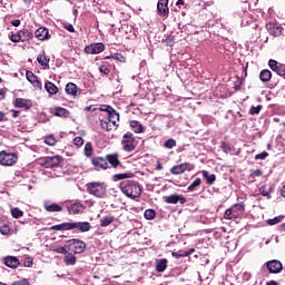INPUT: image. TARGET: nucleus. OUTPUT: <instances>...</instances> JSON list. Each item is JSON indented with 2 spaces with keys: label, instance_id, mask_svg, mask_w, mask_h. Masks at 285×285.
<instances>
[{
  "label": "nucleus",
  "instance_id": "36",
  "mask_svg": "<svg viewBox=\"0 0 285 285\" xmlns=\"http://www.w3.org/2000/svg\"><path fill=\"white\" fill-rule=\"evenodd\" d=\"M115 222V216H105L100 219V226L101 228H106L107 226H110Z\"/></svg>",
  "mask_w": 285,
  "mask_h": 285
},
{
  "label": "nucleus",
  "instance_id": "59",
  "mask_svg": "<svg viewBox=\"0 0 285 285\" xmlns=\"http://www.w3.org/2000/svg\"><path fill=\"white\" fill-rule=\"evenodd\" d=\"M83 142H85V140L81 137H79V136L73 139V145L78 146V148L81 147V145Z\"/></svg>",
  "mask_w": 285,
  "mask_h": 285
},
{
  "label": "nucleus",
  "instance_id": "13",
  "mask_svg": "<svg viewBox=\"0 0 285 285\" xmlns=\"http://www.w3.org/2000/svg\"><path fill=\"white\" fill-rule=\"evenodd\" d=\"M92 228L89 222L70 223V230H79L80 233H88Z\"/></svg>",
  "mask_w": 285,
  "mask_h": 285
},
{
  "label": "nucleus",
  "instance_id": "42",
  "mask_svg": "<svg viewBox=\"0 0 285 285\" xmlns=\"http://www.w3.org/2000/svg\"><path fill=\"white\" fill-rule=\"evenodd\" d=\"M37 61L40 66H48V63H50V59L46 55H39L37 57Z\"/></svg>",
  "mask_w": 285,
  "mask_h": 285
},
{
  "label": "nucleus",
  "instance_id": "16",
  "mask_svg": "<svg viewBox=\"0 0 285 285\" xmlns=\"http://www.w3.org/2000/svg\"><path fill=\"white\" fill-rule=\"evenodd\" d=\"M189 168H190V163H183L180 165H176L171 167L169 171L171 175H184L186 170H190Z\"/></svg>",
  "mask_w": 285,
  "mask_h": 285
},
{
  "label": "nucleus",
  "instance_id": "49",
  "mask_svg": "<svg viewBox=\"0 0 285 285\" xmlns=\"http://www.w3.org/2000/svg\"><path fill=\"white\" fill-rule=\"evenodd\" d=\"M11 215H12L13 219H19V217H21L23 215V210L16 207V208L11 209Z\"/></svg>",
  "mask_w": 285,
  "mask_h": 285
},
{
  "label": "nucleus",
  "instance_id": "38",
  "mask_svg": "<svg viewBox=\"0 0 285 285\" xmlns=\"http://www.w3.org/2000/svg\"><path fill=\"white\" fill-rule=\"evenodd\" d=\"M232 210L236 213V217H239L246 208L244 207L243 203H237L232 207Z\"/></svg>",
  "mask_w": 285,
  "mask_h": 285
},
{
  "label": "nucleus",
  "instance_id": "22",
  "mask_svg": "<svg viewBox=\"0 0 285 285\" xmlns=\"http://www.w3.org/2000/svg\"><path fill=\"white\" fill-rule=\"evenodd\" d=\"M26 77H27V80L32 83L33 88H39V90H41L42 88L41 81L37 79V76L32 71L28 70L26 73Z\"/></svg>",
  "mask_w": 285,
  "mask_h": 285
},
{
  "label": "nucleus",
  "instance_id": "18",
  "mask_svg": "<svg viewBox=\"0 0 285 285\" xmlns=\"http://www.w3.org/2000/svg\"><path fill=\"white\" fill-rule=\"evenodd\" d=\"M43 208L47 213H61V210H63V207H61V205L57 203H50L48 200L43 203Z\"/></svg>",
  "mask_w": 285,
  "mask_h": 285
},
{
  "label": "nucleus",
  "instance_id": "34",
  "mask_svg": "<svg viewBox=\"0 0 285 285\" xmlns=\"http://www.w3.org/2000/svg\"><path fill=\"white\" fill-rule=\"evenodd\" d=\"M131 177H135V174H132V173L115 174L112 176V179H114V181H121L124 179H130Z\"/></svg>",
  "mask_w": 285,
  "mask_h": 285
},
{
  "label": "nucleus",
  "instance_id": "12",
  "mask_svg": "<svg viewBox=\"0 0 285 285\" xmlns=\"http://www.w3.org/2000/svg\"><path fill=\"white\" fill-rule=\"evenodd\" d=\"M268 66L273 72H276L278 77H283L285 79V65L277 62V60L269 59Z\"/></svg>",
  "mask_w": 285,
  "mask_h": 285
},
{
  "label": "nucleus",
  "instance_id": "54",
  "mask_svg": "<svg viewBox=\"0 0 285 285\" xmlns=\"http://www.w3.org/2000/svg\"><path fill=\"white\" fill-rule=\"evenodd\" d=\"M259 112H262V105L252 106L249 109V115H259Z\"/></svg>",
  "mask_w": 285,
  "mask_h": 285
},
{
  "label": "nucleus",
  "instance_id": "17",
  "mask_svg": "<svg viewBox=\"0 0 285 285\" xmlns=\"http://www.w3.org/2000/svg\"><path fill=\"white\" fill-rule=\"evenodd\" d=\"M14 108H23V110H30L32 108V100L24 98H17L13 104Z\"/></svg>",
  "mask_w": 285,
  "mask_h": 285
},
{
  "label": "nucleus",
  "instance_id": "19",
  "mask_svg": "<svg viewBox=\"0 0 285 285\" xmlns=\"http://www.w3.org/2000/svg\"><path fill=\"white\" fill-rule=\"evenodd\" d=\"M3 264L8 268H19V264L21 263L19 262V258L17 256H6L3 258Z\"/></svg>",
  "mask_w": 285,
  "mask_h": 285
},
{
  "label": "nucleus",
  "instance_id": "62",
  "mask_svg": "<svg viewBox=\"0 0 285 285\" xmlns=\"http://www.w3.org/2000/svg\"><path fill=\"white\" fill-rule=\"evenodd\" d=\"M266 157H268V154L267 151H263L258 155L255 156V159L258 160V159H266Z\"/></svg>",
  "mask_w": 285,
  "mask_h": 285
},
{
  "label": "nucleus",
  "instance_id": "57",
  "mask_svg": "<svg viewBox=\"0 0 285 285\" xmlns=\"http://www.w3.org/2000/svg\"><path fill=\"white\" fill-rule=\"evenodd\" d=\"M0 233L1 235H10V226L8 225L0 226Z\"/></svg>",
  "mask_w": 285,
  "mask_h": 285
},
{
  "label": "nucleus",
  "instance_id": "39",
  "mask_svg": "<svg viewBox=\"0 0 285 285\" xmlns=\"http://www.w3.org/2000/svg\"><path fill=\"white\" fill-rule=\"evenodd\" d=\"M50 230H70V223H61L59 225H53Z\"/></svg>",
  "mask_w": 285,
  "mask_h": 285
},
{
  "label": "nucleus",
  "instance_id": "60",
  "mask_svg": "<svg viewBox=\"0 0 285 285\" xmlns=\"http://www.w3.org/2000/svg\"><path fill=\"white\" fill-rule=\"evenodd\" d=\"M63 28L65 30H68V32H75V27L71 23L66 22Z\"/></svg>",
  "mask_w": 285,
  "mask_h": 285
},
{
  "label": "nucleus",
  "instance_id": "37",
  "mask_svg": "<svg viewBox=\"0 0 285 285\" xmlns=\"http://www.w3.org/2000/svg\"><path fill=\"white\" fill-rule=\"evenodd\" d=\"M111 65L108 61H102L99 66V71L102 75H108L110 72Z\"/></svg>",
  "mask_w": 285,
  "mask_h": 285
},
{
  "label": "nucleus",
  "instance_id": "14",
  "mask_svg": "<svg viewBox=\"0 0 285 285\" xmlns=\"http://www.w3.org/2000/svg\"><path fill=\"white\" fill-rule=\"evenodd\" d=\"M169 0H158L157 3V12L160 17H165L167 19L168 14H170V9L168 8Z\"/></svg>",
  "mask_w": 285,
  "mask_h": 285
},
{
  "label": "nucleus",
  "instance_id": "45",
  "mask_svg": "<svg viewBox=\"0 0 285 285\" xmlns=\"http://www.w3.org/2000/svg\"><path fill=\"white\" fill-rule=\"evenodd\" d=\"M45 144L47 146H57V138H55V135H49L45 138Z\"/></svg>",
  "mask_w": 285,
  "mask_h": 285
},
{
  "label": "nucleus",
  "instance_id": "46",
  "mask_svg": "<svg viewBox=\"0 0 285 285\" xmlns=\"http://www.w3.org/2000/svg\"><path fill=\"white\" fill-rule=\"evenodd\" d=\"M175 146H177V140L169 138L164 142V148H167L168 150H170L171 148H175Z\"/></svg>",
  "mask_w": 285,
  "mask_h": 285
},
{
  "label": "nucleus",
  "instance_id": "6",
  "mask_svg": "<svg viewBox=\"0 0 285 285\" xmlns=\"http://www.w3.org/2000/svg\"><path fill=\"white\" fill-rule=\"evenodd\" d=\"M91 166L94 167L97 173H100V170H109L110 166H108L106 156H95L91 158Z\"/></svg>",
  "mask_w": 285,
  "mask_h": 285
},
{
  "label": "nucleus",
  "instance_id": "52",
  "mask_svg": "<svg viewBox=\"0 0 285 285\" xmlns=\"http://www.w3.org/2000/svg\"><path fill=\"white\" fill-rule=\"evenodd\" d=\"M85 155L87 157H92V144L91 142H87L85 145Z\"/></svg>",
  "mask_w": 285,
  "mask_h": 285
},
{
  "label": "nucleus",
  "instance_id": "5",
  "mask_svg": "<svg viewBox=\"0 0 285 285\" xmlns=\"http://www.w3.org/2000/svg\"><path fill=\"white\" fill-rule=\"evenodd\" d=\"M68 250H72L76 255H81L86 250V243L83 240L72 238L67 240Z\"/></svg>",
  "mask_w": 285,
  "mask_h": 285
},
{
  "label": "nucleus",
  "instance_id": "15",
  "mask_svg": "<svg viewBox=\"0 0 285 285\" xmlns=\"http://www.w3.org/2000/svg\"><path fill=\"white\" fill-rule=\"evenodd\" d=\"M166 204H186V197L179 194H173L164 197Z\"/></svg>",
  "mask_w": 285,
  "mask_h": 285
},
{
  "label": "nucleus",
  "instance_id": "28",
  "mask_svg": "<svg viewBox=\"0 0 285 285\" xmlns=\"http://www.w3.org/2000/svg\"><path fill=\"white\" fill-rule=\"evenodd\" d=\"M20 31L21 41H30L35 38V33L28 29H22Z\"/></svg>",
  "mask_w": 285,
  "mask_h": 285
},
{
  "label": "nucleus",
  "instance_id": "40",
  "mask_svg": "<svg viewBox=\"0 0 285 285\" xmlns=\"http://www.w3.org/2000/svg\"><path fill=\"white\" fill-rule=\"evenodd\" d=\"M105 59H115L116 61H120V63H126V58L121 53H114L105 57Z\"/></svg>",
  "mask_w": 285,
  "mask_h": 285
},
{
  "label": "nucleus",
  "instance_id": "58",
  "mask_svg": "<svg viewBox=\"0 0 285 285\" xmlns=\"http://www.w3.org/2000/svg\"><path fill=\"white\" fill-rule=\"evenodd\" d=\"M13 285H30V281L28 278H22L20 281H16Z\"/></svg>",
  "mask_w": 285,
  "mask_h": 285
},
{
  "label": "nucleus",
  "instance_id": "64",
  "mask_svg": "<svg viewBox=\"0 0 285 285\" xmlns=\"http://www.w3.org/2000/svg\"><path fill=\"white\" fill-rule=\"evenodd\" d=\"M11 26H14V28H19L21 26V20L19 19L12 20Z\"/></svg>",
  "mask_w": 285,
  "mask_h": 285
},
{
  "label": "nucleus",
  "instance_id": "8",
  "mask_svg": "<svg viewBox=\"0 0 285 285\" xmlns=\"http://www.w3.org/2000/svg\"><path fill=\"white\" fill-rule=\"evenodd\" d=\"M107 166L110 168L117 169V168H124V164H121V160H119V154H107L106 156Z\"/></svg>",
  "mask_w": 285,
  "mask_h": 285
},
{
  "label": "nucleus",
  "instance_id": "11",
  "mask_svg": "<svg viewBox=\"0 0 285 285\" xmlns=\"http://www.w3.org/2000/svg\"><path fill=\"white\" fill-rule=\"evenodd\" d=\"M265 266L268 273H272L273 275H277L281 271H284V265H282V262L277 259L267 262Z\"/></svg>",
  "mask_w": 285,
  "mask_h": 285
},
{
  "label": "nucleus",
  "instance_id": "23",
  "mask_svg": "<svg viewBox=\"0 0 285 285\" xmlns=\"http://www.w3.org/2000/svg\"><path fill=\"white\" fill-rule=\"evenodd\" d=\"M107 119L112 124L114 127H119V112H117V110L114 109L109 111V114H107Z\"/></svg>",
  "mask_w": 285,
  "mask_h": 285
},
{
  "label": "nucleus",
  "instance_id": "35",
  "mask_svg": "<svg viewBox=\"0 0 285 285\" xmlns=\"http://www.w3.org/2000/svg\"><path fill=\"white\" fill-rule=\"evenodd\" d=\"M65 264L66 266H75V264H77V256L67 253V255L65 256Z\"/></svg>",
  "mask_w": 285,
  "mask_h": 285
},
{
  "label": "nucleus",
  "instance_id": "24",
  "mask_svg": "<svg viewBox=\"0 0 285 285\" xmlns=\"http://www.w3.org/2000/svg\"><path fill=\"white\" fill-rule=\"evenodd\" d=\"M65 91L71 97H77V95H80L79 88H77V85H75V82H68L66 85Z\"/></svg>",
  "mask_w": 285,
  "mask_h": 285
},
{
  "label": "nucleus",
  "instance_id": "53",
  "mask_svg": "<svg viewBox=\"0 0 285 285\" xmlns=\"http://www.w3.org/2000/svg\"><path fill=\"white\" fill-rule=\"evenodd\" d=\"M258 191L263 197H267V199H271V191L266 190V185H263Z\"/></svg>",
  "mask_w": 285,
  "mask_h": 285
},
{
  "label": "nucleus",
  "instance_id": "41",
  "mask_svg": "<svg viewBox=\"0 0 285 285\" xmlns=\"http://www.w3.org/2000/svg\"><path fill=\"white\" fill-rule=\"evenodd\" d=\"M198 186H202V178H196L188 187V193H193Z\"/></svg>",
  "mask_w": 285,
  "mask_h": 285
},
{
  "label": "nucleus",
  "instance_id": "43",
  "mask_svg": "<svg viewBox=\"0 0 285 285\" xmlns=\"http://www.w3.org/2000/svg\"><path fill=\"white\" fill-rule=\"evenodd\" d=\"M144 216H145V219H148V220L155 219L157 217V212H155V209H147L145 210Z\"/></svg>",
  "mask_w": 285,
  "mask_h": 285
},
{
  "label": "nucleus",
  "instance_id": "63",
  "mask_svg": "<svg viewBox=\"0 0 285 285\" xmlns=\"http://www.w3.org/2000/svg\"><path fill=\"white\" fill-rule=\"evenodd\" d=\"M195 253V248H190L187 252H184L179 255V257H188V255H193Z\"/></svg>",
  "mask_w": 285,
  "mask_h": 285
},
{
  "label": "nucleus",
  "instance_id": "3",
  "mask_svg": "<svg viewBox=\"0 0 285 285\" xmlns=\"http://www.w3.org/2000/svg\"><path fill=\"white\" fill-rule=\"evenodd\" d=\"M121 146L125 153H132V150L137 148V140L135 139L132 132L128 131L122 136Z\"/></svg>",
  "mask_w": 285,
  "mask_h": 285
},
{
  "label": "nucleus",
  "instance_id": "2",
  "mask_svg": "<svg viewBox=\"0 0 285 285\" xmlns=\"http://www.w3.org/2000/svg\"><path fill=\"white\" fill-rule=\"evenodd\" d=\"M87 190L89 195H94V197L104 198L106 197V184L105 183H88Z\"/></svg>",
  "mask_w": 285,
  "mask_h": 285
},
{
  "label": "nucleus",
  "instance_id": "61",
  "mask_svg": "<svg viewBox=\"0 0 285 285\" xmlns=\"http://www.w3.org/2000/svg\"><path fill=\"white\" fill-rule=\"evenodd\" d=\"M97 107L95 105H90L88 107H85V112H95L97 111Z\"/></svg>",
  "mask_w": 285,
  "mask_h": 285
},
{
  "label": "nucleus",
  "instance_id": "4",
  "mask_svg": "<svg viewBox=\"0 0 285 285\" xmlns=\"http://www.w3.org/2000/svg\"><path fill=\"white\" fill-rule=\"evenodd\" d=\"M19 157L14 153L0 151V166H14Z\"/></svg>",
  "mask_w": 285,
  "mask_h": 285
},
{
  "label": "nucleus",
  "instance_id": "33",
  "mask_svg": "<svg viewBox=\"0 0 285 285\" xmlns=\"http://www.w3.org/2000/svg\"><path fill=\"white\" fill-rule=\"evenodd\" d=\"M203 177L206 179V183L208 184V186H213V184H215L217 176H215V174H210L207 170H203L202 171Z\"/></svg>",
  "mask_w": 285,
  "mask_h": 285
},
{
  "label": "nucleus",
  "instance_id": "47",
  "mask_svg": "<svg viewBox=\"0 0 285 285\" xmlns=\"http://www.w3.org/2000/svg\"><path fill=\"white\" fill-rule=\"evenodd\" d=\"M10 41H12V43H19L21 41V33L20 31L16 32V33H11V36H9Z\"/></svg>",
  "mask_w": 285,
  "mask_h": 285
},
{
  "label": "nucleus",
  "instance_id": "48",
  "mask_svg": "<svg viewBox=\"0 0 285 285\" xmlns=\"http://www.w3.org/2000/svg\"><path fill=\"white\" fill-rule=\"evenodd\" d=\"M283 219H284V216H277L272 219H267V224L268 226H275V224H279L281 222H283Z\"/></svg>",
  "mask_w": 285,
  "mask_h": 285
},
{
  "label": "nucleus",
  "instance_id": "56",
  "mask_svg": "<svg viewBox=\"0 0 285 285\" xmlns=\"http://www.w3.org/2000/svg\"><path fill=\"white\" fill-rule=\"evenodd\" d=\"M115 108H112L110 105H100L99 110L101 112H107V115L110 114L111 110H114Z\"/></svg>",
  "mask_w": 285,
  "mask_h": 285
},
{
  "label": "nucleus",
  "instance_id": "10",
  "mask_svg": "<svg viewBox=\"0 0 285 285\" xmlns=\"http://www.w3.org/2000/svg\"><path fill=\"white\" fill-rule=\"evenodd\" d=\"M104 50H106V45L102 42H96L85 47L86 55H100Z\"/></svg>",
  "mask_w": 285,
  "mask_h": 285
},
{
  "label": "nucleus",
  "instance_id": "1",
  "mask_svg": "<svg viewBox=\"0 0 285 285\" xmlns=\"http://www.w3.org/2000/svg\"><path fill=\"white\" fill-rule=\"evenodd\" d=\"M120 190L130 199H137L141 196V186L135 180H122L120 183Z\"/></svg>",
  "mask_w": 285,
  "mask_h": 285
},
{
  "label": "nucleus",
  "instance_id": "9",
  "mask_svg": "<svg viewBox=\"0 0 285 285\" xmlns=\"http://www.w3.org/2000/svg\"><path fill=\"white\" fill-rule=\"evenodd\" d=\"M266 30L272 37H282L284 35V27L279 23L268 22L266 23Z\"/></svg>",
  "mask_w": 285,
  "mask_h": 285
},
{
  "label": "nucleus",
  "instance_id": "51",
  "mask_svg": "<svg viewBox=\"0 0 285 285\" xmlns=\"http://www.w3.org/2000/svg\"><path fill=\"white\" fill-rule=\"evenodd\" d=\"M220 148L223 150V153H230L233 150V147H230V144L226 142V141H223L220 142Z\"/></svg>",
  "mask_w": 285,
  "mask_h": 285
},
{
  "label": "nucleus",
  "instance_id": "50",
  "mask_svg": "<svg viewBox=\"0 0 285 285\" xmlns=\"http://www.w3.org/2000/svg\"><path fill=\"white\" fill-rule=\"evenodd\" d=\"M33 264H35V259L32 257L28 256L24 258V262H23L24 268H32Z\"/></svg>",
  "mask_w": 285,
  "mask_h": 285
},
{
  "label": "nucleus",
  "instance_id": "21",
  "mask_svg": "<svg viewBox=\"0 0 285 285\" xmlns=\"http://www.w3.org/2000/svg\"><path fill=\"white\" fill-rule=\"evenodd\" d=\"M36 39H39V41H46V39H50V31L48 28L40 27L35 32Z\"/></svg>",
  "mask_w": 285,
  "mask_h": 285
},
{
  "label": "nucleus",
  "instance_id": "30",
  "mask_svg": "<svg viewBox=\"0 0 285 285\" xmlns=\"http://www.w3.org/2000/svg\"><path fill=\"white\" fill-rule=\"evenodd\" d=\"M45 90H47L49 95H57V92H59V88L56 87L55 82H50V81H47L45 83Z\"/></svg>",
  "mask_w": 285,
  "mask_h": 285
},
{
  "label": "nucleus",
  "instance_id": "7",
  "mask_svg": "<svg viewBox=\"0 0 285 285\" xmlns=\"http://www.w3.org/2000/svg\"><path fill=\"white\" fill-rule=\"evenodd\" d=\"M61 161H63V157L59 155L52 157H45L42 159L41 166H43V168H59Z\"/></svg>",
  "mask_w": 285,
  "mask_h": 285
},
{
  "label": "nucleus",
  "instance_id": "29",
  "mask_svg": "<svg viewBox=\"0 0 285 285\" xmlns=\"http://www.w3.org/2000/svg\"><path fill=\"white\" fill-rule=\"evenodd\" d=\"M166 268H168V259L161 258V259L157 261V264H156L157 273H164V271H166Z\"/></svg>",
  "mask_w": 285,
  "mask_h": 285
},
{
  "label": "nucleus",
  "instance_id": "32",
  "mask_svg": "<svg viewBox=\"0 0 285 285\" xmlns=\"http://www.w3.org/2000/svg\"><path fill=\"white\" fill-rule=\"evenodd\" d=\"M239 217L237 216V212H235L233 209V207L228 208L225 210V214H224V219H229V220H233L235 222V219H238Z\"/></svg>",
  "mask_w": 285,
  "mask_h": 285
},
{
  "label": "nucleus",
  "instance_id": "27",
  "mask_svg": "<svg viewBox=\"0 0 285 285\" xmlns=\"http://www.w3.org/2000/svg\"><path fill=\"white\" fill-rule=\"evenodd\" d=\"M130 128L136 132V135H141V132H144V125L138 120H131Z\"/></svg>",
  "mask_w": 285,
  "mask_h": 285
},
{
  "label": "nucleus",
  "instance_id": "20",
  "mask_svg": "<svg viewBox=\"0 0 285 285\" xmlns=\"http://www.w3.org/2000/svg\"><path fill=\"white\" fill-rule=\"evenodd\" d=\"M67 208L69 215H80L81 213H83V210H86V207L81 203H73Z\"/></svg>",
  "mask_w": 285,
  "mask_h": 285
},
{
  "label": "nucleus",
  "instance_id": "44",
  "mask_svg": "<svg viewBox=\"0 0 285 285\" xmlns=\"http://www.w3.org/2000/svg\"><path fill=\"white\" fill-rule=\"evenodd\" d=\"M262 175H264V171H262V169H255L250 171L248 179L255 181V177H262Z\"/></svg>",
  "mask_w": 285,
  "mask_h": 285
},
{
  "label": "nucleus",
  "instance_id": "31",
  "mask_svg": "<svg viewBox=\"0 0 285 285\" xmlns=\"http://www.w3.org/2000/svg\"><path fill=\"white\" fill-rule=\"evenodd\" d=\"M100 126H101L102 130H106L107 132H110V130H112V128H117V127L112 126V122L110 120H108V118L100 119Z\"/></svg>",
  "mask_w": 285,
  "mask_h": 285
},
{
  "label": "nucleus",
  "instance_id": "55",
  "mask_svg": "<svg viewBox=\"0 0 285 285\" xmlns=\"http://www.w3.org/2000/svg\"><path fill=\"white\" fill-rule=\"evenodd\" d=\"M53 253H58L59 255H68V249L66 247H53Z\"/></svg>",
  "mask_w": 285,
  "mask_h": 285
},
{
  "label": "nucleus",
  "instance_id": "26",
  "mask_svg": "<svg viewBox=\"0 0 285 285\" xmlns=\"http://www.w3.org/2000/svg\"><path fill=\"white\" fill-rule=\"evenodd\" d=\"M53 115L55 117H62L65 119H68V117H70V111L62 107H56L53 109Z\"/></svg>",
  "mask_w": 285,
  "mask_h": 285
},
{
  "label": "nucleus",
  "instance_id": "25",
  "mask_svg": "<svg viewBox=\"0 0 285 285\" xmlns=\"http://www.w3.org/2000/svg\"><path fill=\"white\" fill-rule=\"evenodd\" d=\"M271 79H273V72H271V70H268V69H263V70L259 72V80H261L263 83H268V81H271Z\"/></svg>",
  "mask_w": 285,
  "mask_h": 285
}]
</instances>
